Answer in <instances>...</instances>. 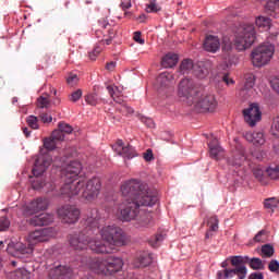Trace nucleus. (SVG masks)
<instances>
[{
    "instance_id": "nucleus-1",
    "label": "nucleus",
    "mask_w": 279,
    "mask_h": 279,
    "mask_svg": "<svg viewBox=\"0 0 279 279\" xmlns=\"http://www.w3.org/2000/svg\"><path fill=\"white\" fill-rule=\"evenodd\" d=\"M120 191L123 197H126L129 202H149V199H154V197H158L154 194L147 185L143 184V182L131 179L124 181L121 184Z\"/></svg>"
},
{
    "instance_id": "nucleus-2",
    "label": "nucleus",
    "mask_w": 279,
    "mask_h": 279,
    "mask_svg": "<svg viewBox=\"0 0 279 279\" xmlns=\"http://www.w3.org/2000/svg\"><path fill=\"white\" fill-rule=\"evenodd\" d=\"M158 202V197L149 198V201H130L125 199L120 203L118 209L116 211V217L120 219V221H134L138 217L141 213V206H155Z\"/></svg>"
},
{
    "instance_id": "nucleus-3",
    "label": "nucleus",
    "mask_w": 279,
    "mask_h": 279,
    "mask_svg": "<svg viewBox=\"0 0 279 279\" xmlns=\"http://www.w3.org/2000/svg\"><path fill=\"white\" fill-rule=\"evenodd\" d=\"M70 245L73 250L82 251L89 247L95 254H112V248L99 240L90 239V235H86L84 232L70 235Z\"/></svg>"
},
{
    "instance_id": "nucleus-4",
    "label": "nucleus",
    "mask_w": 279,
    "mask_h": 279,
    "mask_svg": "<svg viewBox=\"0 0 279 279\" xmlns=\"http://www.w3.org/2000/svg\"><path fill=\"white\" fill-rule=\"evenodd\" d=\"M88 267L94 274L112 276L123 269V259L117 256H109L106 259L95 258L89 262Z\"/></svg>"
},
{
    "instance_id": "nucleus-5",
    "label": "nucleus",
    "mask_w": 279,
    "mask_h": 279,
    "mask_svg": "<svg viewBox=\"0 0 279 279\" xmlns=\"http://www.w3.org/2000/svg\"><path fill=\"white\" fill-rule=\"evenodd\" d=\"M256 43V28L252 24H243L235 32L234 47L238 51H245Z\"/></svg>"
},
{
    "instance_id": "nucleus-6",
    "label": "nucleus",
    "mask_w": 279,
    "mask_h": 279,
    "mask_svg": "<svg viewBox=\"0 0 279 279\" xmlns=\"http://www.w3.org/2000/svg\"><path fill=\"white\" fill-rule=\"evenodd\" d=\"M99 232L102 241L107 243L106 247H110L111 253L114 247H123L125 245V234L122 228L109 225L105 226Z\"/></svg>"
},
{
    "instance_id": "nucleus-7",
    "label": "nucleus",
    "mask_w": 279,
    "mask_h": 279,
    "mask_svg": "<svg viewBox=\"0 0 279 279\" xmlns=\"http://www.w3.org/2000/svg\"><path fill=\"white\" fill-rule=\"evenodd\" d=\"M51 162L52 160L49 155H40L35 160V166L32 170L34 177H29L34 191H40V189L45 186V181H43V173H45V171L51 167Z\"/></svg>"
},
{
    "instance_id": "nucleus-8",
    "label": "nucleus",
    "mask_w": 279,
    "mask_h": 279,
    "mask_svg": "<svg viewBox=\"0 0 279 279\" xmlns=\"http://www.w3.org/2000/svg\"><path fill=\"white\" fill-rule=\"evenodd\" d=\"M199 95V89L195 85V82L191 78H183L178 86V97L180 101L186 104V106H193L196 97Z\"/></svg>"
},
{
    "instance_id": "nucleus-9",
    "label": "nucleus",
    "mask_w": 279,
    "mask_h": 279,
    "mask_svg": "<svg viewBox=\"0 0 279 279\" xmlns=\"http://www.w3.org/2000/svg\"><path fill=\"white\" fill-rule=\"evenodd\" d=\"M274 51H276V48L271 44H263L253 49L251 53L253 65L260 69V66L269 64V62H271V58H274Z\"/></svg>"
},
{
    "instance_id": "nucleus-10",
    "label": "nucleus",
    "mask_w": 279,
    "mask_h": 279,
    "mask_svg": "<svg viewBox=\"0 0 279 279\" xmlns=\"http://www.w3.org/2000/svg\"><path fill=\"white\" fill-rule=\"evenodd\" d=\"M94 31L96 37L100 38V44L110 45L114 36H117V31L112 28V25L106 19L99 20L94 26Z\"/></svg>"
},
{
    "instance_id": "nucleus-11",
    "label": "nucleus",
    "mask_w": 279,
    "mask_h": 279,
    "mask_svg": "<svg viewBox=\"0 0 279 279\" xmlns=\"http://www.w3.org/2000/svg\"><path fill=\"white\" fill-rule=\"evenodd\" d=\"M192 106H194V110L197 112H215L217 110V98L213 94H202L198 92Z\"/></svg>"
},
{
    "instance_id": "nucleus-12",
    "label": "nucleus",
    "mask_w": 279,
    "mask_h": 279,
    "mask_svg": "<svg viewBox=\"0 0 279 279\" xmlns=\"http://www.w3.org/2000/svg\"><path fill=\"white\" fill-rule=\"evenodd\" d=\"M86 185V181H80L77 179H66L65 183L60 189L61 197H75L80 195V192Z\"/></svg>"
},
{
    "instance_id": "nucleus-13",
    "label": "nucleus",
    "mask_w": 279,
    "mask_h": 279,
    "mask_svg": "<svg viewBox=\"0 0 279 279\" xmlns=\"http://www.w3.org/2000/svg\"><path fill=\"white\" fill-rule=\"evenodd\" d=\"M82 197L86 202H93L97 199L99 196V192L101 191V180L99 178H93L85 182L84 187L82 189Z\"/></svg>"
},
{
    "instance_id": "nucleus-14",
    "label": "nucleus",
    "mask_w": 279,
    "mask_h": 279,
    "mask_svg": "<svg viewBox=\"0 0 279 279\" xmlns=\"http://www.w3.org/2000/svg\"><path fill=\"white\" fill-rule=\"evenodd\" d=\"M53 236H56V230L53 228H43L32 231L28 234V241L32 245H36V243H47Z\"/></svg>"
},
{
    "instance_id": "nucleus-15",
    "label": "nucleus",
    "mask_w": 279,
    "mask_h": 279,
    "mask_svg": "<svg viewBox=\"0 0 279 279\" xmlns=\"http://www.w3.org/2000/svg\"><path fill=\"white\" fill-rule=\"evenodd\" d=\"M57 213L63 223H77L80 220V209L75 206L64 205Z\"/></svg>"
},
{
    "instance_id": "nucleus-16",
    "label": "nucleus",
    "mask_w": 279,
    "mask_h": 279,
    "mask_svg": "<svg viewBox=\"0 0 279 279\" xmlns=\"http://www.w3.org/2000/svg\"><path fill=\"white\" fill-rule=\"evenodd\" d=\"M242 112L245 123L251 128H254L256 123L263 119V112H260V107H258L256 102L251 104L248 108L244 109Z\"/></svg>"
},
{
    "instance_id": "nucleus-17",
    "label": "nucleus",
    "mask_w": 279,
    "mask_h": 279,
    "mask_svg": "<svg viewBox=\"0 0 279 279\" xmlns=\"http://www.w3.org/2000/svg\"><path fill=\"white\" fill-rule=\"evenodd\" d=\"M49 208V201L47 198H36L28 203L23 208V215L29 217L32 215H36V213H40V210H47Z\"/></svg>"
},
{
    "instance_id": "nucleus-18",
    "label": "nucleus",
    "mask_w": 279,
    "mask_h": 279,
    "mask_svg": "<svg viewBox=\"0 0 279 279\" xmlns=\"http://www.w3.org/2000/svg\"><path fill=\"white\" fill-rule=\"evenodd\" d=\"M81 171H82V163L80 161H71L62 170V175H64L66 180H76Z\"/></svg>"
},
{
    "instance_id": "nucleus-19",
    "label": "nucleus",
    "mask_w": 279,
    "mask_h": 279,
    "mask_svg": "<svg viewBox=\"0 0 279 279\" xmlns=\"http://www.w3.org/2000/svg\"><path fill=\"white\" fill-rule=\"evenodd\" d=\"M53 279H72L73 269L69 266H57L50 271Z\"/></svg>"
},
{
    "instance_id": "nucleus-20",
    "label": "nucleus",
    "mask_w": 279,
    "mask_h": 279,
    "mask_svg": "<svg viewBox=\"0 0 279 279\" xmlns=\"http://www.w3.org/2000/svg\"><path fill=\"white\" fill-rule=\"evenodd\" d=\"M7 250L11 254L12 252H15L17 256L19 254L25 255V254H32L34 252V247H32V245L27 246L23 242H11L8 244Z\"/></svg>"
},
{
    "instance_id": "nucleus-21",
    "label": "nucleus",
    "mask_w": 279,
    "mask_h": 279,
    "mask_svg": "<svg viewBox=\"0 0 279 279\" xmlns=\"http://www.w3.org/2000/svg\"><path fill=\"white\" fill-rule=\"evenodd\" d=\"M204 49L209 53H217V51L221 49V41H219V37L213 35L207 36L204 41Z\"/></svg>"
},
{
    "instance_id": "nucleus-22",
    "label": "nucleus",
    "mask_w": 279,
    "mask_h": 279,
    "mask_svg": "<svg viewBox=\"0 0 279 279\" xmlns=\"http://www.w3.org/2000/svg\"><path fill=\"white\" fill-rule=\"evenodd\" d=\"M31 226H49L53 223V215L52 214H40L38 216H34L28 220Z\"/></svg>"
},
{
    "instance_id": "nucleus-23",
    "label": "nucleus",
    "mask_w": 279,
    "mask_h": 279,
    "mask_svg": "<svg viewBox=\"0 0 279 279\" xmlns=\"http://www.w3.org/2000/svg\"><path fill=\"white\" fill-rule=\"evenodd\" d=\"M234 268H226V278H234L238 276L239 279H245L247 277V267L245 266H233Z\"/></svg>"
},
{
    "instance_id": "nucleus-24",
    "label": "nucleus",
    "mask_w": 279,
    "mask_h": 279,
    "mask_svg": "<svg viewBox=\"0 0 279 279\" xmlns=\"http://www.w3.org/2000/svg\"><path fill=\"white\" fill-rule=\"evenodd\" d=\"M244 137L248 143H253L256 147L265 145V134L263 132H246Z\"/></svg>"
},
{
    "instance_id": "nucleus-25",
    "label": "nucleus",
    "mask_w": 279,
    "mask_h": 279,
    "mask_svg": "<svg viewBox=\"0 0 279 279\" xmlns=\"http://www.w3.org/2000/svg\"><path fill=\"white\" fill-rule=\"evenodd\" d=\"M210 158L214 160H219L221 154H223V148L219 145V140L214 138L208 143Z\"/></svg>"
},
{
    "instance_id": "nucleus-26",
    "label": "nucleus",
    "mask_w": 279,
    "mask_h": 279,
    "mask_svg": "<svg viewBox=\"0 0 279 279\" xmlns=\"http://www.w3.org/2000/svg\"><path fill=\"white\" fill-rule=\"evenodd\" d=\"M86 230H97L99 228V211L97 209L92 210V215L85 220Z\"/></svg>"
},
{
    "instance_id": "nucleus-27",
    "label": "nucleus",
    "mask_w": 279,
    "mask_h": 279,
    "mask_svg": "<svg viewBox=\"0 0 279 279\" xmlns=\"http://www.w3.org/2000/svg\"><path fill=\"white\" fill-rule=\"evenodd\" d=\"M107 90L116 104H123V88L117 85H108Z\"/></svg>"
},
{
    "instance_id": "nucleus-28",
    "label": "nucleus",
    "mask_w": 279,
    "mask_h": 279,
    "mask_svg": "<svg viewBox=\"0 0 279 279\" xmlns=\"http://www.w3.org/2000/svg\"><path fill=\"white\" fill-rule=\"evenodd\" d=\"M179 60L180 57H178L177 53L170 52L162 58L161 66H163V69H173V66L178 64Z\"/></svg>"
},
{
    "instance_id": "nucleus-29",
    "label": "nucleus",
    "mask_w": 279,
    "mask_h": 279,
    "mask_svg": "<svg viewBox=\"0 0 279 279\" xmlns=\"http://www.w3.org/2000/svg\"><path fill=\"white\" fill-rule=\"evenodd\" d=\"M245 263L254 271H260V270L265 269V263H263V259H260L259 257L252 258L250 256H245Z\"/></svg>"
},
{
    "instance_id": "nucleus-30",
    "label": "nucleus",
    "mask_w": 279,
    "mask_h": 279,
    "mask_svg": "<svg viewBox=\"0 0 279 279\" xmlns=\"http://www.w3.org/2000/svg\"><path fill=\"white\" fill-rule=\"evenodd\" d=\"M171 82H173V74L169 72H163L157 77V84L160 88H169V86H171Z\"/></svg>"
},
{
    "instance_id": "nucleus-31",
    "label": "nucleus",
    "mask_w": 279,
    "mask_h": 279,
    "mask_svg": "<svg viewBox=\"0 0 279 279\" xmlns=\"http://www.w3.org/2000/svg\"><path fill=\"white\" fill-rule=\"evenodd\" d=\"M151 225V214L147 211H142L136 219L137 228H147Z\"/></svg>"
},
{
    "instance_id": "nucleus-32",
    "label": "nucleus",
    "mask_w": 279,
    "mask_h": 279,
    "mask_svg": "<svg viewBox=\"0 0 279 279\" xmlns=\"http://www.w3.org/2000/svg\"><path fill=\"white\" fill-rule=\"evenodd\" d=\"M119 156H122L124 160H132V158H136V156H138V153H136L134 146L128 145L122 147V149L119 151Z\"/></svg>"
},
{
    "instance_id": "nucleus-33",
    "label": "nucleus",
    "mask_w": 279,
    "mask_h": 279,
    "mask_svg": "<svg viewBox=\"0 0 279 279\" xmlns=\"http://www.w3.org/2000/svg\"><path fill=\"white\" fill-rule=\"evenodd\" d=\"M10 279H32V272L25 268H19L15 271L10 272Z\"/></svg>"
},
{
    "instance_id": "nucleus-34",
    "label": "nucleus",
    "mask_w": 279,
    "mask_h": 279,
    "mask_svg": "<svg viewBox=\"0 0 279 279\" xmlns=\"http://www.w3.org/2000/svg\"><path fill=\"white\" fill-rule=\"evenodd\" d=\"M195 69V64H193V60L191 59H184L180 64V73L182 75H186L190 71H193Z\"/></svg>"
},
{
    "instance_id": "nucleus-35",
    "label": "nucleus",
    "mask_w": 279,
    "mask_h": 279,
    "mask_svg": "<svg viewBox=\"0 0 279 279\" xmlns=\"http://www.w3.org/2000/svg\"><path fill=\"white\" fill-rule=\"evenodd\" d=\"M194 75L199 80H204L208 75V68L204 66V63L194 65Z\"/></svg>"
},
{
    "instance_id": "nucleus-36",
    "label": "nucleus",
    "mask_w": 279,
    "mask_h": 279,
    "mask_svg": "<svg viewBox=\"0 0 279 279\" xmlns=\"http://www.w3.org/2000/svg\"><path fill=\"white\" fill-rule=\"evenodd\" d=\"M255 25L263 29H269L271 27V19L265 16H258L255 21Z\"/></svg>"
},
{
    "instance_id": "nucleus-37",
    "label": "nucleus",
    "mask_w": 279,
    "mask_h": 279,
    "mask_svg": "<svg viewBox=\"0 0 279 279\" xmlns=\"http://www.w3.org/2000/svg\"><path fill=\"white\" fill-rule=\"evenodd\" d=\"M275 253H276V250L271 244H264L262 246V254H260L262 258H271V256H274Z\"/></svg>"
},
{
    "instance_id": "nucleus-38",
    "label": "nucleus",
    "mask_w": 279,
    "mask_h": 279,
    "mask_svg": "<svg viewBox=\"0 0 279 279\" xmlns=\"http://www.w3.org/2000/svg\"><path fill=\"white\" fill-rule=\"evenodd\" d=\"M232 41H230V39H223L222 41V52L225 53V60L228 59V57H230V53L232 52Z\"/></svg>"
},
{
    "instance_id": "nucleus-39",
    "label": "nucleus",
    "mask_w": 279,
    "mask_h": 279,
    "mask_svg": "<svg viewBox=\"0 0 279 279\" xmlns=\"http://www.w3.org/2000/svg\"><path fill=\"white\" fill-rule=\"evenodd\" d=\"M140 267H149L151 265V255L147 253H143L138 257Z\"/></svg>"
},
{
    "instance_id": "nucleus-40",
    "label": "nucleus",
    "mask_w": 279,
    "mask_h": 279,
    "mask_svg": "<svg viewBox=\"0 0 279 279\" xmlns=\"http://www.w3.org/2000/svg\"><path fill=\"white\" fill-rule=\"evenodd\" d=\"M232 267H245V256L236 255L230 257Z\"/></svg>"
},
{
    "instance_id": "nucleus-41",
    "label": "nucleus",
    "mask_w": 279,
    "mask_h": 279,
    "mask_svg": "<svg viewBox=\"0 0 279 279\" xmlns=\"http://www.w3.org/2000/svg\"><path fill=\"white\" fill-rule=\"evenodd\" d=\"M58 146V142L54 141L51 136L44 140V147L48 149V151H53Z\"/></svg>"
},
{
    "instance_id": "nucleus-42",
    "label": "nucleus",
    "mask_w": 279,
    "mask_h": 279,
    "mask_svg": "<svg viewBox=\"0 0 279 279\" xmlns=\"http://www.w3.org/2000/svg\"><path fill=\"white\" fill-rule=\"evenodd\" d=\"M207 223L210 232H217V230H219V218H217V216L210 217Z\"/></svg>"
},
{
    "instance_id": "nucleus-43",
    "label": "nucleus",
    "mask_w": 279,
    "mask_h": 279,
    "mask_svg": "<svg viewBox=\"0 0 279 279\" xmlns=\"http://www.w3.org/2000/svg\"><path fill=\"white\" fill-rule=\"evenodd\" d=\"M266 173L270 180H279V166L269 167Z\"/></svg>"
},
{
    "instance_id": "nucleus-44",
    "label": "nucleus",
    "mask_w": 279,
    "mask_h": 279,
    "mask_svg": "<svg viewBox=\"0 0 279 279\" xmlns=\"http://www.w3.org/2000/svg\"><path fill=\"white\" fill-rule=\"evenodd\" d=\"M26 123L32 130H38L40 128V125H38V117L36 116H28L26 118Z\"/></svg>"
},
{
    "instance_id": "nucleus-45",
    "label": "nucleus",
    "mask_w": 279,
    "mask_h": 279,
    "mask_svg": "<svg viewBox=\"0 0 279 279\" xmlns=\"http://www.w3.org/2000/svg\"><path fill=\"white\" fill-rule=\"evenodd\" d=\"M160 10H162V8L160 5H158L156 0L150 1V3L146 5V12L148 14H151L155 12H160Z\"/></svg>"
},
{
    "instance_id": "nucleus-46",
    "label": "nucleus",
    "mask_w": 279,
    "mask_h": 279,
    "mask_svg": "<svg viewBox=\"0 0 279 279\" xmlns=\"http://www.w3.org/2000/svg\"><path fill=\"white\" fill-rule=\"evenodd\" d=\"M85 101L88 106H97V104H99V98L97 97V94H87L85 96Z\"/></svg>"
},
{
    "instance_id": "nucleus-47",
    "label": "nucleus",
    "mask_w": 279,
    "mask_h": 279,
    "mask_svg": "<svg viewBox=\"0 0 279 279\" xmlns=\"http://www.w3.org/2000/svg\"><path fill=\"white\" fill-rule=\"evenodd\" d=\"M82 89H76L70 94L69 100L72 101V104H77V101L82 99Z\"/></svg>"
},
{
    "instance_id": "nucleus-48",
    "label": "nucleus",
    "mask_w": 279,
    "mask_h": 279,
    "mask_svg": "<svg viewBox=\"0 0 279 279\" xmlns=\"http://www.w3.org/2000/svg\"><path fill=\"white\" fill-rule=\"evenodd\" d=\"M268 269L271 274L279 276V262L278 259H271L268 264Z\"/></svg>"
},
{
    "instance_id": "nucleus-49",
    "label": "nucleus",
    "mask_w": 279,
    "mask_h": 279,
    "mask_svg": "<svg viewBox=\"0 0 279 279\" xmlns=\"http://www.w3.org/2000/svg\"><path fill=\"white\" fill-rule=\"evenodd\" d=\"M58 128L63 134H72L73 133V126H71L70 124H66L64 122H59Z\"/></svg>"
},
{
    "instance_id": "nucleus-50",
    "label": "nucleus",
    "mask_w": 279,
    "mask_h": 279,
    "mask_svg": "<svg viewBox=\"0 0 279 279\" xmlns=\"http://www.w3.org/2000/svg\"><path fill=\"white\" fill-rule=\"evenodd\" d=\"M37 104L39 106V108H49V105L51 104V101H49V96H40L37 99Z\"/></svg>"
},
{
    "instance_id": "nucleus-51",
    "label": "nucleus",
    "mask_w": 279,
    "mask_h": 279,
    "mask_svg": "<svg viewBox=\"0 0 279 279\" xmlns=\"http://www.w3.org/2000/svg\"><path fill=\"white\" fill-rule=\"evenodd\" d=\"M10 228V219L5 216H0V232H5Z\"/></svg>"
},
{
    "instance_id": "nucleus-52",
    "label": "nucleus",
    "mask_w": 279,
    "mask_h": 279,
    "mask_svg": "<svg viewBox=\"0 0 279 279\" xmlns=\"http://www.w3.org/2000/svg\"><path fill=\"white\" fill-rule=\"evenodd\" d=\"M51 137L57 142V143H62L64 141V134L60 129H57L52 132Z\"/></svg>"
},
{
    "instance_id": "nucleus-53",
    "label": "nucleus",
    "mask_w": 279,
    "mask_h": 279,
    "mask_svg": "<svg viewBox=\"0 0 279 279\" xmlns=\"http://www.w3.org/2000/svg\"><path fill=\"white\" fill-rule=\"evenodd\" d=\"M253 174L254 178H256V180H258L259 182H263V179L265 178V171L258 167L253 169Z\"/></svg>"
},
{
    "instance_id": "nucleus-54",
    "label": "nucleus",
    "mask_w": 279,
    "mask_h": 279,
    "mask_svg": "<svg viewBox=\"0 0 279 279\" xmlns=\"http://www.w3.org/2000/svg\"><path fill=\"white\" fill-rule=\"evenodd\" d=\"M271 132L274 136H279V117L274 119L271 124Z\"/></svg>"
},
{
    "instance_id": "nucleus-55",
    "label": "nucleus",
    "mask_w": 279,
    "mask_h": 279,
    "mask_svg": "<svg viewBox=\"0 0 279 279\" xmlns=\"http://www.w3.org/2000/svg\"><path fill=\"white\" fill-rule=\"evenodd\" d=\"M66 82H68L69 86H75L77 84V82H80V77H77V74H70L66 77Z\"/></svg>"
},
{
    "instance_id": "nucleus-56",
    "label": "nucleus",
    "mask_w": 279,
    "mask_h": 279,
    "mask_svg": "<svg viewBox=\"0 0 279 279\" xmlns=\"http://www.w3.org/2000/svg\"><path fill=\"white\" fill-rule=\"evenodd\" d=\"M119 111L122 114H134V109H132V107L128 106V105H122L121 108L119 109Z\"/></svg>"
},
{
    "instance_id": "nucleus-57",
    "label": "nucleus",
    "mask_w": 279,
    "mask_h": 279,
    "mask_svg": "<svg viewBox=\"0 0 279 279\" xmlns=\"http://www.w3.org/2000/svg\"><path fill=\"white\" fill-rule=\"evenodd\" d=\"M243 162H245V155L241 154V156L238 159L235 158L234 161H231V165L233 167H241L243 165Z\"/></svg>"
},
{
    "instance_id": "nucleus-58",
    "label": "nucleus",
    "mask_w": 279,
    "mask_h": 279,
    "mask_svg": "<svg viewBox=\"0 0 279 279\" xmlns=\"http://www.w3.org/2000/svg\"><path fill=\"white\" fill-rule=\"evenodd\" d=\"M40 121H43L44 123H51V121H53V117H51L49 113H41L39 116Z\"/></svg>"
},
{
    "instance_id": "nucleus-59",
    "label": "nucleus",
    "mask_w": 279,
    "mask_h": 279,
    "mask_svg": "<svg viewBox=\"0 0 279 279\" xmlns=\"http://www.w3.org/2000/svg\"><path fill=\"white\" fill-rule=\"evenodd\" d=\"M143 158L146 162H151V160H154V153L151 149H147L146 153H144Z\"/></svg>"
},
{
    "instance_id": "nucleus-60",
    "label": "nucleus",
    "mask_w": 279,
    "mask_h": 279,
    "mask_svg": "<svg viewBox=\"0 0 279 279\" xmlns=\"http://www.w3.org/2000/svg\"><path fill=\"white\" fill-rule=\"evenodd\" d=\"M99 53H101V48L96 47L92 52H89V58L92 60H97V56H99Z\"/></svg>"
},
{
    "instance_id": "nucleus-61",
    "label": "nucleus",
    "mask_w": 279,
    "mask_h": 279,
    "mask_svg": "<svg viewBox=\"0 0 279 279\" xmlns=\"http://www.w3.org/2000/svg\"><path fill=\"white\" fill-rule=\"evenodd\" d=\"M263 236H265V230L259 231L255 236V243H263Z\"/></svg>"
},
{
    "instance_id": "nucleus-62",
    "label": "nucleus",
    "mask_w": 279,
    "mask_h": 279,
    "mask_svg": "<svg viewBox=\"0 0 279 279\" xmlns=\"http://www.w3.org/2000/svg\"><path fill=\"white\" fill-rule=\"evenodd\" d=\"M248 279H265V275L263 272H252Z\"/></svg>"
},
{
    "instance_id": "nucleus-63",
    "label": "nucleus",
    "mask_w": 279,
    "mask_h": 279,
    "mask_svg": "<svg viewBox=\"0 0 279 279\" xmlns=\"http://www.w3.org/2000/svg\"><path fill=\"white\" fill-rule=\"evenodd\" d=\"M266 8H270V10L279 8V0L268 1Z\"/></svg>"
},
{
    "instance_id": "nucleus-64",
    "label": "nucleus",
    "mask_w": 279,
    "mask_h": 279,
    "mask_svg": "<svg viewBox=\"0 0 279 279\" xmlns=\"http://www.w3.org/2000/svg\"><path fill=\"white\" fill-rule=\"evenodd\" d=\"M217 279H230V277H226V269H225V270H219L217 272Z\"/></svg>"
}]
</instances>
